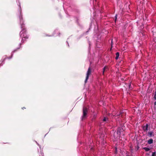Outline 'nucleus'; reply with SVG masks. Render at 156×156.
Listing matches in <instances>:
<instances>
[{"instance_id":"obj_12","label":"nucleus","mask_w":156,"mask_h":156,"mask_svg":"<svg viewBox=\"0 0 156 156\" xmlns=\"http://www.w3.org/2000/svg\"><path fill=\"white\" fill-rule=\"evenodd\" d=\"M121 113H122L121 112V111H120L119 112H118L115 114V116H119L120 115H121Z\"/></svg>"},{"instance_id":"obj_13","label":"nucleus","mask_w":156,"mask_h":156,"mask_svg":"<svg viewBox=\"0 0 156 156\" xmlns=\"http://www.w3.org/2000/svg\"><path fill=\"white\" fill-rule=\"evenodd\" d=\"M154 98L155 99V100H156V90L155 92L154 96Z\"/></svg>"},{"instance_id":"obj_17","label":"nucleus","mask_w":156,"mask_h":156,"mask_svg":"<svg viewBox=\"0 0 156 156\" xmlns=\"http://www.w3.org/2000/svg\"><path fill=\"white\" fill-rule=\"evenodd\" d=\"M5 59L3 60H2V62H3L4 61Z\"/></svg>"},{"instance_id":"obj_14","label":"nucleus","mask_w":156,"mask_h":156,"mask_svg":"<svg viewBox=\"0 0 156 156\" xmlns=\"http://www.w3.org/2000/svg\"><path fill=\"white\" fill-rule=\"evenodd\" d=\"M152 156H156V152H154L152 153Z\"/></svg>"},{"instance_id":"obj_18","label":"nucleus","mask_w":156,"mask_h":156,"mask_svg":"<svg viewBox=\"0 0 156 156\" xmlns=\"http://www.w3.org/2000/svg\"><path fill=\"white\" fill-rule=\"evenodd\" d=\"M16 50H15L14 51V52H15V51H16Z\"/></svg>"},{"instance_id":"obj_19","label":"nucleus","mask_w":156,"mask_h":156,"mask_svg":"<svg viewBox=\"0 0 156 156\" xmlns=\"http://www.w3.org/2000/svg\"><path fill=\"white\" fill-rule=\"evenodd\" d=\"M2 66V65L1 64V66Z\"/></svg>"},{"instance_id":"obj_16","label":"nucleus","mask_w":156,"mask_h":156,"mask_svg":"<svg viewBox=\"0 0 156 156\" xmlns=\"http://www.w3.org/2000/svg\"><path fill=\"white\" fill-rule=\"evenodd\" d=\"M154 105H156V101L154 102Z\"/></svg>"},{"instance_id":"obj_4","label":"nucleus","mask_w":156,"mask_h":156,"mask_svg":"<svg viewBox=\"0 0 156 156\" xmlns=\"http://www.w3.org/2000/svg\"><path fill=\"white\" fill-rule=\"evenodd\" d=\"M124 131V130L122 128L119 127L118 128L117 133V134L119 135L122 134L124 135L123 133H122Z\"/></svg>"},{"instance_id":"obj_15","label":"nucleus","mask_w":156,"mask_h":156,"mask_svg":"<svg viewBox=\"0 0 156 156\" xmlns=\"http://www.w3.org/2000/svg\"><path fill=\"white\" fill-rule=\"evenodd\" d=\"M115 21H116V19H117V15H116L115 16Z\"/></svg>"},{"instance_id":"obj_3","label":"nucleus","mask_w":156,"mask_h":156,"mask_svg":"<svg viewBox=\"0 0 156 156\" xmlns=\"http://www.w3.org/2000/svg\"><path fill=\"white\" fill-rule=\"evenodd\" d=\"M91 70L90 67H89L88 69V71L87 73V76L85 81V83L87 82V81L89 78V76L91 74Z\"/></svg>"},{"instance_id":"obj_5","label":"nucleus","mask_w":156,"mask_h":156,"mask_svg":"<svg viewBox=\"0 0 156 156\" xmlns=\"http://www.w3.org/2000/svg\"><path fill=\"white\" fill-rule=\"evenodd\" d=\"M148 125L147 124L145 126H143V129L144 131H146L148 129Z\"/></svg>"},{"instance_id":"obj_11","label":"nucleus","mask_w":156,"mask_h":156,"mask_svg":"<svg viewBox=\"0 0 156 156\" xmlns=\"http://www.w3.org/2000/svg\"><path fill=\"white\" fill-rule=\"evenodd\" d=\"M103 122H107L108 121V119L107 117H104L103 119Z\"/></svg>"},{"instance_id":"obj_2","label":"nucleus","mask_w":156,"mask_h":156,"mask_svg":"<svg viewBox=\"0 0 156 156\" xmlns=\"http://www.w3.org/2000/svg\"><path fill=\"white\" fill-rule=\"evenodd\" d=\"M87 113V108L86 107H84L83 108V115L81 117L82 120H83L86 118Z\"/></svg>"},{"instance_id":"obj_7","label":"nucleus","mask_w":156,"mask_h":156,"mask_svg":"<svg viewBox=\"0 0 156 156\" xmlns=\"http://www.w3.org/2000/svg\"><path fill=\"white\" fill-rule=\"evenodd\" d=\"M116 56L115 58V59H116L117 60L118 59V58L119 57V53L118 52H117L116 54Z\"/></svg>"},{"instance_id":"obj_10","label":"nucleus","mask_w":156,"mask_h":156,"mask_svg":"<svg viewBox=\"0 0 156 156\" xmlns=\"http://www.w3.org/2000/svg\"><path fill=\"white\" fill-rule=\"evenodd\" d=\"M143 149L144 150L146 151H148L150 150V149L149 148L147 147H143Z\"/></svg>"},{"instance_id":"obj_9","label":"nucleus","mask_w":156,"mask_h":156,"mask_svg":"<svg viewBox=\"0 0 156 156\" xmlns=\"http://www.w3.org/2000/svg\"><path fill=\"white\" fill-rule=\"evenodd\" d=\"M107 69H108V67L106 66H105L104 68L103 69V75H104V72H105V71H106Z\"/></svg>"},{"instance_id":"obj_8","label":"nucleus","mask_w":156,"mask_h":156,"mask_svg":"<svg viewBox=\"0 0 156 156\" xmlns=\"http://www.w3.org/2000/svg\"><path fill=\"white\" fill-rule=\"evenodd\" d=\"M153 134V132L152 131H151L148 133V134L150 136V137H151L152 136H154V135Z\"/></svg>"},{"instance_id":"obj_6","label":"nucleus","mask_w":156,"mask_h":156,"mask_svg":"<svg viewBox=\"0 0 156 156\" xmlns=\"http://www.w3.org/2000/svg\"><path fill=\"white\" fill-rule=\"evenodd\" d=\"M153 142V140L152 139H151L148 140L147 141V143L149 144H151Z\"/></svg>"},{"instance_id":"obj_1","label":"nucleus","mask_w":156,"mask_h":156,"mask_svg":"<svg viewBox=\"0 0 156 156\" xmlns=\"http://www.w3.org/2000/svg\"><path fill=\"white\" fill-rule=\"evenodd\" d=\"M19 19L22 28V31L20 32V37L22 38L21 41L22 42L23 40V38H28V36L26 33V30L24 28V26L23 23V20L20 12Z\"/></svg>"}]
</instances>
